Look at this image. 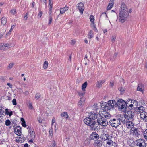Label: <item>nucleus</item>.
<instances>
[{
    "instance_id": "obj_1",
    "label": "nucleus",
    "mask_w": 147,
    "mask_h": 147,
    "mask_svg": "<svg viewBox=\"0 0 147 147\" xmlns=\"http://www.w3.org/2000/svg\"><path fill=\"white\" fill-rule=\"evenodd\" d=\"M129 16L128 9L124 3H121L119 10V20L122 23L124 22L127 19Z\"/></svg>"
},
{
    "instance_id": "obj_2",
    "label": "nucleus",
    "mask_w": 147,
    "mask_h": 147,
    "mask_svg": "<svg viewBox=\"0 0 147 147\" xmlns=\"http://www.w3.org/2000/svg\"><path fill=\"white\" fill-rule=\"evenodd\" d=\"M88 118H85L84 120L85 123L89 126L90 129L92 131H95L97 129L98 124L94 120H90Z\"/></svg>"
},
{
    "instance_id": "obj_3",
    "label": "nucleus",
    "mask_w": 147,
    "mask_h": 147,
    "mask_svg": "<svg viewBox=\"0 0 147 147\" xmlns=\"http://www.w3.org/2000/svg\"><path fill=\"white\" fill-rule=\"evenodd\" d=\"M120 111L125 112L126 111L127 104L125 101L122 99H119L116 102V105Z\"/></svg>"
},
{
    "instance_id": "obj_4",
    "label": "nucleus",
    "mask_w": 147,
    "mask_h": 147,
    "mask_svg": "<svg viewBox=\"0 0 147 147\" xmlns=\"http://www.w3.org/2000/svg\"><path fill=\"white\" fill-rule=\"evenodd\" d=\"M130 134L135 138L138 137L140 136V132L139 131V129L135 127H133L130 131Z\"/></svg>"
},
{
    "instance_id": "obj_5",
    "label": "nucleus",
    "mask_w": 147,
    "mask_h": 147,
    "mask_svg": "<svg viewBox=\"0 0 147 147\" xmlns=\"http://www.w3.org/2000/svg\"><path fill=\"white\" fill-rule=\"evenodd\" d=\"M135 144L136 146L139 147H146L147 146L145 140L141 138L135 141Z\"/></svg>"
},
{
    "instance_id": "obj_6",
    "label": "nucleus",
    "mask_w": 147,
    "mask_h": 147,
    "mask_svg": "<svg viewBox=\"0 0 147 147\" xmlns=\"http://www.w3.org/2000/svg\"><path fill=\"white\" fill-rule=\"evenodd\" d=\"M97 121L98 124L103 126H106L108 123L107 120L100 115V117L98 118Z\"/></svg>"
},
{
    "instance_id": "obj_7",
    "label": "nucleus",
    "mask_w": 147,
    "mask_h": 147,
    "mask_svg": "<svg viewBox=\"0 0 147 147\" xmlns=\"http://www.w3.org/2000/svg\"><path fill=\"white\" fill-rule=\"evenodd\" d=\"M109 123L111 126L115 128L117 127L121 123L118 119H113L110 121Z\"/></svg>"
},
{
    "instance_id": "obj_8",
    "label": "nucleus",
    "mask_w": 147,
    "mask_h": 147,
    "mask_svg": "<svg viewBox=\"0 0 147 147\" xmlns=\"http://www.w3.org/2000/svg\"><path fill=\"white\" fill-rule=\"evenodd\" d=\"M88 117L85 118H88V119L90 120H94L98 119L100 115L94 112H91L88 115Z\"/></svg>"
},
{
    "instance_id": "obj_9",
    "label": "nucleus",
    "mask_w": 147,
    "mask_h": 147,
    "mask_svg": "<svg viewBox=\"0 0 147 147\" xmlns=\"http://www.w3.org/2000/svg\"><path fill=\"white\" fill-rule=\"evenodd\" d=\"M124 115L129 120L133 118L134 115V113L132 111H129L125 112Z\"/></svg>"
},
{
    "instance_id": "obj_10",
    "label": "nucleus",
    "mask_w": 147,
    "mask_h": 147,
    "mask_svg": "<svg viewBox=\"0 0 147 147\" xmlns=\"http://www.w3.org/2000/svg\"><path fill=\"white\" fill-rule=\"evenodd\" d=\"M106 143L104 146V147H116L117 144L112 141L109 140L106 142Z\"/></svg>"
},
{
    "instance_id": "obj_11",
    "label": "nucleus",
    "mask_w": 147,
    "mask_h": 147,
    "mask_svg": "<svg viewBox=\"0 0 147 147\" xmlns=\"http://www.w3.org/2000/svg\"><path fill=\"white\" fill-rule=\"evenodd\" d=\"M105 142L103 143L100 140L95 141L94 143V145L95 147H104Z\"/></svg>"
},
{
    "instance_id": "obj_12",
    "label": "nucleus",
    "mask_w": 147,
    "mask_h": 147,
    "mask_svg": "<svg viewBox=\"0 0 147 147\" xmlns=\"http://www.w3.org/2000/svg\"><path fill=\"white\" fill-rule=\"evenodd\" d=\"M111 137L110 136L109 134L106 132H104L103 133L101 136L100 138L101 139L103 140H109V139H110V138Z\"/></svg>"
},
{
    "instance_id": "obj_13",
    "label": "nucleus",
    "mask_w": 147,
    "mask_h": 147,
    "mask_svg": "<svg viewBox=\"0 0 147 147\" xmlns=\"http://www.w3.org/2000/svg\"><path fill=\"white\" fill-rule=\"evenodd\" d=\"M77 6L80 13L82 14L84 9V4L81 2L80 3L77 4Z\"/></svg>"
},
{
    "instance_id": "obj_14",
    "label": "nucleus",
    "mask_w": 147,
    "mask_h": 147,
    "mask_svg": "<svg viewBox=\"0 0 147 147\" xmlns=\"http://www.w3.org/2000/svg\"><path fill=\"white\" fill-rule=\"evenodd\" d=\"M99 136L96 132H92L89 138L91 140H94L98 139L99 138Z\"/></svg>"
},
{
    "instance_id": "obj_15",
    "label": "nucleus",
    "mask_w": 147,
    "mask_h": 147,
    "mask_svg": "<svg viewBox=\"0 0 147 147\" xmlns=\"http://www.w3.org/2000/svg\"><path fill=\"white\" fill-rule=\"evenodd\" d=\"M119 119L120 122L121 121L123 124H125V123L128 120L124 115L121 116Z\"/></svg>"
},
{
    "instance_id": "obj_16",
    "label": "nucleus",
    "mask_w": 147,
    "mask_h": 147,
    "mask_svg": "<svg viewBox=\"0 0 147 147\" xmlns=\"http://www.w3.org/2000/svg\"><path fill=\"white\" fill-rule=\"evenodd\" d=\"M140 117L141 119H143L145 121H147V113L144 112L140 113Z\"/></svg>"
},
{
    "instance_id": "obj_17",
    "label": "nucleus",
    "mask_w": 147,
    "mask_h": 147,
    "mask_svg": "<svg viewBox=\"0 0 147 147\" xmlns=\"http://www.w3.org/2000/svg\"><path fill=\"white\" fill-rule=\"evenodd\" d=\"M21 127L19 126H17L14 129V132L15 134L18 136H20L21 135Z\"/></svg>"
},
{
    "instance_id": "obj_18",
    "label": "nucleus",
    "mask_w": 147,
    "mask_h": 147,
    "mask_svg": "<svg viewBox=\"0 0 147 147\" xmlns=\"http://www.w3.org/2000/svg\"><path fill=\"white\" fill-rule=\"evenodd\" d=\"M126 127L128 129L132 128L134 127V124L132 122L128 120L125 123Z\"/></svg>"
},
{
    "instance_id": "obj_19",
    "label": "nucleus",
    "mask_w": 147,
    "mask_h": 147,
    "mask_svg": "<svg viewBox=\"0 0 147 147\" xmlns=\"http://www.w3.org/2000/svg\"><path fill=\"white\" fill-rule=\"evenodd\" d=\"M28 127L29 128V130H28V131L30 134V137L32 139H34L35 137V132L34 131H32L30 127L29 128L28 126Z\"/></svg>"
},
{
    "instance_id": "obj_20",
    "label": "nucleus",
    "mask_w": 147,
    "mask_h": 147,
    "mask_svg": "<svg viewBox=\"0 0 147 147\" xmlns=\"http://www.w3.org/2000/svg\"><path fill=\"white\" fill-rule=\"evenodd\" d=\"M85 101V98L83 97H81L78 103V105L79 107L82 106L84 104Z\"/></svg>"
},
{
    "instance_id": "obj_21",
    "label": "nucleus",
    "mask_w": 147,
    "mask_h": 147,
    "mask_svg": "<svg viewBox=\"0 0 147 147\" xmlns=\"http://www.w3.org/2000/svg\"><path fill=\"white\" fill-rule=\"evenodd\" d=\"M107 104L113 108L114 107V105H116V102L115 100H111L108 101Z\"/></svg>"
},
{
    "instance_id": "obj_22",
    "label": "nucleus",
    "mask_w": 147,
    "mask_h": 147,
    "mask_svg": "<svg viewBox=\"0 0 147 147\" xmlns=\"http://www.w3.org/2000/svg\"><path fill=\"white\" fill-rule=\"evenodd\" d=\"M68 7L66 5L63 8H61L60 9V14H63L68 9Z\"/></svg>"
},
{
    "instance_id": "obj_23",
    "label": "nucleus",
    "mask_w": 147,
    "mask_h": 147,
    "mask_svg": "<svg viewBox=\"0 0 147 147\" xmlns=\"http://www.w3.org/2000/svg\"><path fill=\"white\" fill-rule=\"evenodd\" d=\"M105 82V80L97 81V84H96L97 87L99 88H100L101 86Z\"/></svg>"
},
{
    "instance_id": "obj_24",
    "label": "nucleus",
    "mask_w": 147,
    "mask_h": 147,
    "mask_svg": "<svg viewBox=\"0 0 147 147\" xmlns=\"http://www.w3.org/2000/svg\"><path fill=\"white\" fill-rule=\"evenodd\" d=\"M107 15L105 13H102L100 18V20H105L107 18Z\"/></svg>"
},
{
    "instance_id": "obj_25",
    "label": "nucleus",
    "mask_w": 147,
    "mask_h": 147,
    "mask_svg": "<svg viewBox=\"0 0 147 147\" xmlns=\"http://www.w3.org/2000/svg\"><path fill=\"white\" fill-rule=\"evenodd\" d=\"M144 88V86L142 85L141 84H139L138 85L137 88V90L141 91L143 92Z\"/></svg>"
},
{
    "instance_id": "obj_26",
    "label": "nucleus",
    "mask_w": 147,
    "mask_h": 147,
    "mask_svg": "<svg viewBox=\"0 0 147 147\" xmlns=\"http://www.w3.org/2000/svg\"><path fill=\"white\" fill-rule=\"evenodd\" d=\"M7 22V19L5 17H2L1 19V22L2 24L5 25L6 24Z\"/></svg>"
},
{
    "instance_id": "obj_27",
    "label": "nucleus",
    "mask_w": 147,
    "mask_h": 147,
    "mask_svg": "<svg viewBox=\"0 0 147 147\" xmlns=\"http://www.w3.org/2000/svg\"><path fill=\"white\" fill-rule=\"evenodd\" d=\"M88 38L89 39H91L94 36V33L92 30H90L88 35Z\"/></svg>"
},
{
    "instance_id": "obj_28",
    "label": "nucleus",
    "mask_w": 147,
    "mask_h": 147,
    "mask_svg": "<svg viewBox=\"0 0 147 147\" xmlns=\"http://www.w3.org/2000/svg\"><path fill=\"white\" fill-rule=\"evenodd\" d=\"M102 114L104 115V116L105 117V118L108 119L111 117V115L109 113L107 112H103Z\"/></svg>"
},
{
    "instance_id": "obj_29",
    "label": "nucleus",
    "mask_w": 147,
    "mask_h": 147,
    "mask_svg": "<svg viewBox=\"0 0 147 147\" xmlns=\"http://www.w3.org/2000/svg\"><path fill=\"white\" fill-rule=\"evenodd\" d=\"M60 115L62 117H65L66 119H67L69 117V116L67 112L61 113Z\"/></svg>"
},
{
    "instance_id": "obj_30",
    "label": "nucleus",
    "mask_w": 147,
    "mask_h": 147,
    "mask_svg": "<svg viewBox=\"0 0 147 147\" xmlns=\"http://www.w3.org/2000/svg\"><path fill=\"white\" fill-rule=\"evenodd\" d=\"M91 140L90 138H87L86 139L84 142V144L85 145H89L90 143Z\"/></svg>"
},
{
    "instance_id": "obj_31",
    "label": "nucleus",
    "mask_w": 147,
    "mask_h": 147,
    "mask_svg": "<svg viewBox=\"0 0 147 147\" xmlns=\"http://www.w3.org/2000/svg\"><path fill=\"white\" fill-rule=\"evenodd\" d=\"M144 110V107L142 106H141L138 107L137 112L138 113L139 112L141 113L142 112H143Z\"/></svg>"
},
{
    "instance_id": "obj_32",
    "label": "nucleus",
    "mask_w": 147,
    "mask_h": 147,
    "mask_svg": "<svg viewBox=\"0 0 147 147\" xmlns=\"http://www.w3.org/2000/svg\"><path fill=\"white\" fill-rule=\"evenodd\" d=\"M87 86V83L86 82H85L82 86V89L83 91L85 90V88Z\"/></svg>"
},
{
    "instance_id": "obj_33",
    "label": "nucleus",
    "mask_w": 147,
    "mask_h": 147,
    "mask_svg": "<svg viewBox=\"0 0 147 147\" xmlns=\"http://www.w3.org/2000/svg\"><path fill=\"white\" fill-rule=\"evenodd\" d=\"M102 108H104L105 110H110L112 109L111 107L109 106V105L108 104H107L105 107H102Z\"/></svg>"
},
{
    "instance_id": "obj_34",
    "label": "nucleus",
    "mask_w": 147,
    "mask_h": 147,
    "mask_svg": "<svg viewBox=\"0 0 147 147\" xmlns=\"http://www.w3.org/2000/svg\"><path fill=\"white\" fill-rule=\"evenodd\" d=\"M21 120L22 121V126L24 127H26L27 125L26 124V122L24 119L23 118H21Z\"/></svg>"
},
{
    "instance_id": "obj_35",
    "label": "nucleus",
    "mask_w": 147,
    "mask_h": 147,
    "mask_svg": "<svg viewBox=\"0 0 147 147\" xmlns=\"http://www.w3.org/2000/svg\"><path fill=\"white\" fill-rule=\"evenodd\" d=\"M48 62L47 61H45L44 63L43 66V67L44 69H46L48 67Z\"/></svg>"
},
{
    "instance_id": "obj_36",
    "label": "nucleus",
    "mask_w": 147,
    "mask_h": 147,
    "mask_svg": "<svg viewBox=\"0 0 147 147\" xmlns=\"http://www.w3.org/2000/svg\"><path fill=\"white\" fill-rule=\"evenodd\" d=\"M77 93L79 96L80 97H83L85 94L84 92H82L80 91H78Z\"/></svg>"
},
{
    "instance_id": "obj_37",
    "label": "nucleus",
    "mask_w": 147,
    "mask_h": 147,
    "mask_svg": "<svg viewBox=\"0 0 147 147\" xmlns=\"http://www.w3.org/2000/svg\"><path fill=\"white\" fill-rule=\"evenodd\" d=\"M131 103L133 104L134 105V106L136 107L138 105V102L137 101L133 100H131Z\"/></svg>"
},
{
    "instance_id": "obj_38",
    "label": "nucleus",
    "mask_w": 147,
    "mask_h": 147,
    "mask_svg": "<svg viewBox=\"0 0 147 147\" xmlns=\"http://www.w3.org/2000/svg\"><path fill=\"white\" fill-rule=\"evenodd\" d=\"M113 4L109 3L107 8V10H110L113 7Z\"/></svg>"
},
{
    "instance_id": "obj_39",
    "label": "nucleus",
    "mask_w": 147,
    "mask_h": 147,
    "mask_svg": "<svg viewBox=\"0 0 147 147\" xmlns=\"http://www.w3.org/2000/svg\"><path fill=\"white\" fill-rule=\"evenodd\" d=\"M130 104L129 106H128V108H129V109L130 110L133 109H135V107H134V105H133V103H131Z\"/></svg>"
},
{
    "instance_id": "obj_40",
    "label": "nucleus",
    "mask_w": 147,
    "mask_h": 147,
    "mask_svg": "<svg viewBox=\"0 0 147 147\" xmlns=\"http://www.w3.org/2000/svg\"><path fill=\"white\" fill-rule=\"evenodd\" d=\"M90 20L91 23L94 22V16L92 15H90Z\"/></svg>"
},
{
    "instance_id": "obj_41",
    "label": "nucleus",
    "mask_w": 147,
    "mask_h": 147,
    "mask_svg": "<svg viewBox=\"0 0 147 147\" xmlns=\"http://www.w3.org/2000/svg\"><path fill=\"white\" fill-rule=\"evenodd\" d=\"M91 26L93 28V29L94 30H97L95 24L94 22L91 23Z\"/></svg>"
},
{
    "instance_id": "obj_42",
    "label": "nucleus",
    "mask_w": 147,
    "mask_h": 147,
    "mask_svg": "<svg viewBox=\"0 0 147 147\" xmlns=\"http://www.w3.org/2000/svg\"><path fill=\"white\" fill-rule=\"evenodd\" d=\"M14 65V63H10L9 64L8 66L7 67L8 69H11L13 67Z\"/></svg>"
},
{
    "instance_id": "obj_43",
    "label": "nucleus",
    "mask_w": 147,
    "mask_h": 147,
    "mask_svg": "<svg viewBox=\"0 0 147 147\" xmlns=\"http://www.w3.org/2000/svg\"><path fill=\"white\" fill-rule=\"evenodd\" d=\"M121 92V94H123L125 90L124 88H123L122 87H120L118 89Z\"/></svg>"
},
{
    "instance_id": "obj_44",
    "label": "nucleus",
    "mask_w": 147,
    "mask_h": 147,
    "mask_svg": "<svg viewBox=\"0 0 147 147\" xmlns=\"http://www.w3.org/2000/svg\"><path fill=\"white\" fill-rule=\"evenodd\" d=\"M144 136L145 139L147 140V129L145 130L144 131Z\"/></svg>"
},
{
    "instance_id": "obj_45",
    "label": "nucleus",
    "mask_w": 147,
    "mask_h": 147,
    "mask_svg": "<svg viewBox=\"0 0 147 147\" xmlns=\"http://www.w3.org/2000/svg\"><path fill=\"white\" fill-rule=\"evenodd\" d=\"M3 44L5 48L6 47H7V48H10V45L9 44L7 43H3Z\"/></svg>"
},
{
    "instance_id": "obj_46",
    "label": "nucleus",
    "mask_w": 147,
    "mask_h": 147,
    "mask_svg": "<svg viewBox=\"0 0 147 147\" xmlns=\"http://www.w3.org/2000/svg\"><path fill=\"white\" fill-rule=\"evenodd\" d=\"M0 49L3 50H5V48L3 45V43L0 44Z\"/></svg>"
},
{
    "instance_id": "obj_47",
    "label": "nucleus",
    "mask_w": 147,
    "mask_h": 147,
    "mask_svg": "<svg viewBox=\"0 0 147 147\" xmlns=\"http://www.w3.org/2000/svg\"><path fill=\"white\" fill-rule=\"evenodd\" d=\"M40 97V94L39 93H37L35 95V98L36 99H38Z\"/></svg>"
},
{
    "instance_id": "obj_48",
    "label": "nucleus",
    "mask_w": 147,
    "mask_h": 147,
    "mask_svg": "<svg viewBox=\"0 0 147 147\" xmlns=\"http://www.w3.org/2000/svg\"><path fill=\"white\" fill-rule=\"evenodd\" d=\"M49 133L50 135L52 137L53 136V129L52 128H51L49 129Z\"/></svg>"
},
{
    "instance_id": "obj_49",
    "label": "nucleus",
    "mask_w": 147,
    "mask_h": 147,
    "mask_svg": "<svg viewBox=\"0 0 147 147\" xmlns=\"http://www.w3.org/2000/svg\"><path fill=\"white\" fill-rule=\"evenodd\" d=\"M11 122L9 120H7L5 121V124L6 126H9Z\"/></svg>"
},
{
    "instance_id": "obj_50",
    "label": "nucleus",
    "mask_w": 147,
    "mask_h": 147,
    "mask_svg": "<svg viewBox=\"0 0 147 147\" xmlns=\"http://www.w3.org/2000/svg\"><path fill=\"white\" fill-rule=\"evenodd\" d=\"M43 14V13L42 11H39V13L38 15V18H40L41 17L42 14Z\"/></svg>"
},
{
    "instance_id": "obj_51",
    "label": "nucleus",
    "mask_w": 147,
    "mask_h": 147,
    "mask_svg": "<svg viewBox=\"0 0 147 147\" xmlns=\"http://www.w3.org/2000/svg\"><path fill=\"white\" fill-rule=\"evenodd\" d=\"M52 20V17L51 16H50L49 17V22L48 24V25H50L51 24Z\"/></svg>"
},
{
    "instance_id": "obj_52",
    "label": "nucleus",
    "mask_w": 147,
    "mask_h": 147,
    "mask_svg": "<svg viewBox=\"0 0 147 147\" xmlns=\"http://www.w3.org/2000/svg\"><path fill=\"white\" fill-rule=\"evenodd\" d=\"M116 38V36L115 35H114L112 36V39L111 40V42L113 43L115 41V39Z\"/></svg>"
},
{
    "instance_id": "obj_53",
    "label": "nucleus",
    "mask_w": 147,
    "mask_h": 147,
    "mask_svg": "<svg viewBox=\"0 0 147 147\" xmlns=\"http://www.w3.org/2000/svg\"><path fill=\"white\" fill-rule=\"evenodd\" d=\"M49 7L52 8V0H49Z\"/></svg>"
},
{
    "instance_id": "obj_54",
    "label": "nucleus",
    "mask_w": 147,
    "mask_h": 147,
    "mask_svg": "<svg viewBox=\"0 0 147 147\" xmlns=\"http://www.w3.org/2000/svg\"><path fill=\"white\" fill-rule=\"evenodd\" d=\"M4 111L2 109H0V118L1 117V116L3 114Z\"/></svg>"
},
{
    "instance_id": "obj_55",
    "label": "nucleus",
    "mask_w": 147,
    "mask_h": 147,
    "mask_svg": "<svg viewBox=\"0 0 147 147\" xmlns=\"http://www.w3.org/2000/svg\"><path fill=\"white\" fill-rule=\"evenodd\" d=\"M76 40L75 39H73L71 40V45H73L75 44L76 42Z\"/></svg>"
},
{
    "instance_id": "obj_56",
    "label": "nucleus",
    "mask_w": 147,
    "mask_h": 147,
    "mask_svg": "<svg viewBox=\"0 0 147 147\" xmlns=\"http://www.w3.org/2000/svg\"><path fill=\"white\" fill-rule=\"evenodd\" d=\"M16 9H14L12 10H11L10 11V12L12 14H15L16 13Z\"/></svg>"
},
{
    "instance_id": "obj_57",
    "label": "nucleus",
    "mask_w": 147,
    "mask_h": 147,
    "mask_svg": "<svg viewBox=\"0 0 147 147\" xmlns=\"http://www.w3.org/2000/svg\"><path fill=\"white\" fill-rule=\"evenodd\" d=\"M12 103H13V104L14 105H16L17 103H16V99H14L13 100Z\"/></svg>"
},
{
    "instance_id": "obj_58",
    "label": "nucleus",
    "mask_w": 147,
    "mask_h": 147,
    "mask_svg": "<svg viewBox=\"0 0 147 147\" xmlns=\"http://www.w3.org/2000/svg\"><path fill=\"white\" fill-rule=\"evenodd\" d=\"M28 107L30 109H33V107L31 103L29 104Z\"/></svg>"
},
{
    "instance_id": "obj_59",
    "label": "nucleus",
    "mask_w": 147,
    "mask_h": 147,
    "mask_svg": "<svg viewBox=\"0 0 147 147\" xmlns=\"http://www.w3.org/2000/svg\"><path fill=\"white\" fill-rule=\"evenodd\" d=\"M101 104L102 105V107H105V105L107 104V103L105 102H103L101 103Z\"/></svg>"
},
{
    "instance_id": "obj_60",
    "label": "nucleus",
    "mask_w": 147,
    "mask_h": 147,
    "mask_svg": "<svg viewBox=\"0 0 147 147\" xmlns=\"http://www.w3.org/2000/svg\"><path fill=\"white\" fill-rule=\"evenodd\" d=\"M15 26H16V25H13L12 26L11 28H10V29L9 30V31H10L11 32H12L13 29L14 28Z\"/></svg>"
},
{
    "instance_id": "obj_61",
    "label": "nucleus",
    "mask_w": 147,
    "mask_h": 147,
    "mask_svg": "<svg viewBox=\"0 0 147 147\" xmlns=\"http://www.w3.org/2000/svg\"><path fill=\"white\" fill-rule=\"evenodd\" d=\"M11 32L9 30L8 32L6 33V35L8 36H9L11 34Z\"/></svg>"
},
{
    "instance_id": "obj_62",
    "label": "nucleus",
    "mask_w": 147,
    "mask_h": 147,
    "mask_svg": "<svg viewBox=\"0 0 147 147\" xmlns=\"http://www.w3.org/2000/svg\"><path fill=\"white\" fill-rule=\"evenodd\" d=\"M52 147H56V145L55 141H53V145L52 146Z\"/></svg>"
},
{
    "instance_id": "obj_63",
    "label": "nucleus",
    "mask_w": 147,
    "mask_h": 147,
    "mask_svg": "<svg viewBox=\"0 0 147 147\" xmlns=\"http://www.w3.org/2000/svg\"><path fill=\"white\" fill-rule=\"evenodd\" d=\"M114 85L113 82V81H111L110 84V86L112 87Z\"/></svg>"
},
{
    "instance_id": "obj_64",
    "label": "nucleus",
    "mask_w": 147,
    "mask_h": 147,
    "mask_svg": "<svg viewBox=\"0 0 147 147\" xmlns=\"http://www.w3.org/2000/svg\"><path fill=\"white\" fill-rule=\"evenodd\" d=\"M28 15V13H26V14L25 16H24V19L26 20H27V18H28V17L27 16Z\"/></svg>"
}]
</instances>
